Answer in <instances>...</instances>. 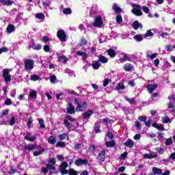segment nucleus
<instances>
[{"label":"nucleus","instance_id":"1","mask_svg":"<svg viewBox=\"0 0 175 175\" xmlns=\"http://www.w3.org/2000/svg\"><path fill=\"white\" fill-rule=\"evenodd\" d=\"M75 105H77L75 111L77 112L83 111V110H85V109H87V107H88L87 103L83 102L81 103L79 100H77V98L75 99Z\"/></svg>","mask_w":175,"mask_h":175},{"label":"nucleus","instance_id":"2","mask_svg":"<svg viewBox=\"0 0 175 175\" xmlns=\"http://www.w3.org/2000/svg\"><path fill=\"white\" fill-rule=\"evenodd\" d=\"M10 72H12V70L9 68H5L2 70V76L5 83H9L12 80V76L10 74Z\"/></svg>","mask_w":175,"mask_h":175},{"label":"nucleus","instance_id":"3","mask_svg":"<svg viewBox=\"0 0 175 175\" xmlns=\"http://www.w3.org/2000/svg\"><path fill=\"white\" fill-rule=\"evenodd\" d=\"M24 64L25 70H27V72H29V70H32V69H33V65H35V63L33 62V60L26 59L24 60Z\"/></svg>","mask_w":175,"mask_h":175},{"label":"nucleus","instance_id":"4","mask_svg":"<svg viewBox=\"0 0 175 175\" xmlns=\"http://www.w3.org/2000/svg\"><path fill=\"white\" fill-rule=\"evenodd\" d=\"M133 9L131 10L132 13L135 16H142V7L139 5L132 4Z\"/></svg>","mask_w":175,"mask_h":175},{"label":"nucleus","instance_id":"5","mask_svg":"<svg viewBox=\"0 0 175 175\" xmlns=\"http://www.w3.org/2000/svg\"><path fill=\"white\" fill-rule=\"evenodd\" d=\"M93 27H97L98 28L103 27V21H102V16H96L94 18Z\"/></svg>","mask_w":175,"mask_h":175},{"label":"nucleus","instance_id":"6","mask_svg":"<svg viewBox=\"0 0 175 175\" xmlns=\"http://www.w3.org/2000/svg\"><path fill=\"white\" fill-rule=\"evenodd\" d=\"M57 36L60 42H66V33L64 30H59L57 33Z\"/></svg>","mask_w":175,"mask_h":175},{"label":"nucleus","instance_id":"7","mask_svg":"<svg viewBox=\"0 0 175 175\" xmlns=\"http://www.w3.org/2000/svg\"><path fill=\"white\" fill-rule=\"evenodd\" d=\"M147 90L148 91L149 94H152L154 91L158 88V85L157 84H149L146 86Z\"/></svg>","mask_w":175,"mask_h":175},{"label":"nucleus","instance_id":"8","mask_svg":"<svg viewBox=\"0 0 175 175\" xmlns=\"http://www.w3.org/2000/svg\"><path fill=\"white\" fill-rule=\"evenodd\" d=\"M122 57L119 59L120 62L121 64H124V62H126V61H131V57L126 53H121Z\"/></svg>","mask_w":175,"mask_h":175},{"label":"nucleus","instance_id":"9","mask_svg":"<svg viewBox=\"0 0 175 175\" xmlns=\"http://www.w3.org/2000/svg\"><path fill=\"white\" fill-rule=\"evenodd\" d=\"M157 157H158V154L155 152L143 155V157L146 159H152L153 158H157Z\"/></svg>","mask_w":175,"mask_h":175},{"label":"nucleus","instance_id":"10","mask_svg":"<svg viewBox=\"0 0 175 175\" xmlns=\"http://www.w3.org/2000/svg\"><path fill=\"white\" fill-rule=\"evenodd\" d=\"M87 163H88V160L87 159H77L75 161V165H76V166H81V165H87Z\"/></svg>","mask_w":175,"mask_h":175},{"label":"nucleus","instance_id":"11","mask_svg":"<svg viewBox=\"0 0 175 175\" xmlns=\"http://www.w3.org/2000/svg\"><path fill=\"white\" fill-rule=\"evenodd\" d=\"M36 148L40 149V146L35 145V144H29L25 146V150H28V151H33V150H36Z\"/></svg>","mask_w":175,"mask_h":175},{"label":"nucleus","instance_id":"12","mask_svg":"<svg viewBox=\"0 0 175 175\" xmlns=\"http://www.w3.org/2000/svg\"><path fill=\"white\" fill-rule=\"evenodd\" d=\"M64 124L65 126L68 129V131H75V126L72 124L70 122H69L68 120H64Z\"/></svg>","mask_w":175,"mask_h":175},{"label":"nucleus","instance_id":"13","mask_svg":"<svg viewBox=\"0 0 175 175\" xmlns=\"http://www.w3.org/2000/svg\"><path fill=\"white\" fill-rule=\"evenodd\" d=\"M25 139L27 140L28 142H35V140H36V136L31 137V133H27L25 135Z\"/></svg>","mask_w":175,"mask_h":175},{"label":"nucleus","instance_id":"14","mask_svg":"<svg viewBox=\"0 0 175 175\" xmlns=\"http://www.w3.org/2000/svg\"><path fill=\"white\" fill-rule=\"evenodd\" d=\"M16 31V27H14V25L8 24L7 27V33H13Z\"/></svg>","mask_w":175,"mask_h":175},{"label":"nucleus","instance_id":"15","mask_svg":"<svg viewBox=\"0 0 175 175\" xmlns=\"http://www.w3.org/2000/svg\"><path fill=\"white\" fill-rule=\"evenodd\" d=\"M0 4L3 6H10L13 5V1L11 0H0Z\"/></svg>","mask_w":175,"mask_h":175},{"label":"nucleus","instance_id":"16","mask_svg":"<svg viewBox=\"0 0 175 175\" xmlns=\"http://www.w3.org/2000/svg\"><path fill=\"white\" fill-rule=\"evenodd\" d=\"M106 158V152L105 150H102L99 154L98 159L100 162H103Z\"/></svg>","mask_w":175,"mask_h":175},{"label":"nucleus","instance_id":"17","mask_svg":"<svg viewBox=\"0 0 175 175\" xmlns=\"http://www.w3.org/2000/svg\"><path fill=\"white\" fill-rule=\"evenodd\" d=\"M75 111L76 110L75 109V107H73L72 104L69 103L67 107V113L68 114H73V113H75Z\"/></svg>","mask_w":175,"mask_h":175},{"label":"nucleus","instance_id":"18","mask_svg":"<svg viewBox=\"0 0 175 175\" xmlns=\"http://www.w3.org/2000/svg\"><path fill=\"white\" fill-rule=\"evenodd\" d=\"M152 126H153V128H156V129H158L159 131H165V127H163V124H159L158 123H153L152 124Z\"/></svg>","mask_w":175,"mask_h":175},{"label":"nucleus","instance_id":"19","mask_svg":"<svg viewBox=\"0 0 175 175\" xmlns=\"http://www.w3.org/2000/svg\"><path fill=\"white\" fill-rule=\"evenodd\" d=\"M134 29H139V28H143V25L139 23L137 21H134L132 25Z\"/></svg>","mask_w":175,"mask_h":175},{"label":"nucleus","instance_id":"20","mask_svg":"<svg viewBox=\"0 0 175 175\" xmlns=\"http://www.w3.org/2000/svg\"><path fill=\"white\" fill-rule=\"evenodd\" d=\"M124 145L126 147H129V148H132V147H133V146H135V143L133 142V141H132L131 139H128L124 144Z\"/></svg>","mask_w":175,"mask_h":175},{"label":"nucleus","instance_id":"21","mask_svg":"<svg viewBox=\"0 0 175 175\" xmlns=\"http://www.w3.org/2000/svg\"><path fill=\"white\" fill-rule=\"evenodd\" d=\"M92 114H94V111L91 109H89L84 113L83 118H85V120H88V118H90V117H91Z\"/></svg>","mask_w":175,"mask_h":175},{"label":"nucleus","instance_id":"22","mask_svg":"<svg viewBox=\"0 0 175 175\" xmlns=\"http://www.w3.org/2000/svg\"><path fill=\"white\" fill-rule=\"evenodd\" d=\"M158 55V53H153L151 54V51H148L146 53L147 58H150V59H154V58H157V56Z\"/></svg>","mask_w":175,"mask_h":175},{"label":"nucleus","instance_id":"23","mask_svg":"<svg viewBox=\"0 0 175 175\" xmlns=\"http://www.w3.org/2000/svg\"><path fill=\"white\" fill-rule=\"evenodd\" d=\"M116 88L117 91H120L122 90H125V85H124V83L120 82L117 84Z\"/></svg>","mask_w":175,"mask_h":175},{"label":"nucleus","instance_id":"24","mask_svg":"<svg viewBox=\"0 0 175 175\" xmlns=\"http://www.w3.org/2000/svg\"><path fill=\"white\" fill-rule=\"evenodd\" d=\"M124 69L125 72H131V70H132V69H133V66H132V64H126L124 65Z\"/></svg>","mask_w":175,"mask_h":175},{"label":"nucleus","instance_id":"25","mask_svg":"<svg viewBox=\"0 0 175 175\" xmlns=\"http://www.w3.org/2000/svg\"><path fill=\"white\" fill-rule=\"evenodd\" d=\"M152 172L154 173V174L161 175V174H162V170L161 168H158L157 167H154L152 168Z\"/></svg>","mask_w":175,"mask_h":175},{"label":"nucleus","instance_id":"26","mask_svg":"<svg viewBox=\"0 0 175 175\" xmlns=\"http://www.w3.org/2000/svg\"><path fill=\"white\" fill-rule=\"evenodd\" d=\"M108 55H109V57H111V58H114V57H116V55L117 54L116 53V51L113 50V49H108L107 51Z\"/></svg>","mask_w":175,"mask_h":175},{"label":"nucleus","instance_id":"27","mask_svg":"<svg viewBox=\"0 0 175 175\" xmlns=\"http://www.w3.org/2000/svg\"><path fill=\"white\" fill-rule=\"evenodd\" d=\"M162 122H163V124H171L172 119L169 118V117H167V116L163 117Z\"/></svg>","mask_w":175,"mask_h":175},{"label":"nucleus","instance_id":"28","mask_svg":"<svg viewBox=\"0 0 175 175\" xmlns=\"http://www.w3.org/2000/svg\"><path fill=\"white\" fill-rule=\"evenodd\" d=\"M48 143H49V144H55V143H57V139H55V137L50 136L48 139Z\"/></svg>","mask_w":175,"mask_h":175},{"label":"nucleus","instance_id":"29","mask_svg":"<svg viewBox=\"0 0 175 175\" xmlns=\"http://www.w3.org/2000/svg\"><path fill=\"white\" fill-rule=\"evenodd\" d=\"M36 95H38V94L35 90H30L29 92V96L30 97L31 99H33V98H36Z\"/></svg>","mask_w":175,"mask_h":175},{"label":"nucleus","instance_id":"30","mask_svg":"<svg viewBox=\"0 0 175 175\" xmlns=\"http://www.w3.org/2000/svg\"><path fill=\"white\" fill-rule=\"evenodd\" d=\"M94 129H95V133H99V132H100V123L96 122Z\"/></svg>","mask_w":175,"mask_h":175},{"label":"nucleus","instance_id":"31","mask_svg":"<svg viewBox=\"0 0 175 175\" xmlns=\"http://www.w3.org/2000/svg\"><path fill=\"white\" fill-rule=\"evenodd\" d=\"M92 66L96 70L100 66V63L98 61H94L92 62Z\"/></svg>","mask_w":175,"mask_h":175},{"label":"nucleus","instance_id":"32","mask_svg":"<svg viewBox=\"0 0 175 175\" xmlns=\"http://www.w3.org/2000/svg\"><path fill=\"white\" fill-rule=\"evenodd\" d=\"M74 148L77 151H79V150H81V148H83V144H81V143H76L74 145Z\"/></svg>","mask_w":175,"mask_h":175},{"label":"nucleus","instance_id":"33","mask_svg":"<svg viewBox=\"0 0 175 175\" xmlns=\"http://www.w3.org/2000/svg\"><path fill=\"white\" fill-rule=\"evenodd\" d=\"M105 146L107 147H114V146H116V142H114V141H111V142L107 141L105 142Z\"/></svg>","mask_w":175,"mask_h":175},{"label":"nucleus","instance_id":"34","mask_svg":"<svg viewBox=\"0 0 175 175\" xmlns=\"http://www.w3.org/2000/svg\"><path fill=\"white\" fill-rule=\"evenodd\" d=\"M77 55H79L81 57H83L85 59L87 58V53L83 52L81 51H77Z\"/></svg>","mask_w":175,"mask_h":175},{"label":"nucleus","instance_id":"35","mask_svg":"<svg viewBox=\"0 0 175 175\" xmlns=\"http://www.w3.org/2000/svg\"><path fill=\"white\" fill-rule=\"evenodd\" d=\"M113 10H115V12H116V13H121V12L122 11V10H121V8H120L117 5V3H114V4H113Z\"/></svg>","mask_w":175,"mask_h":175},{"label":"nucleus","instance_id":"36","mask_svg":"<svg viewBox=\"0 0 175 175\" xmlns=\"http://www.w3.org/2000/svg\"><path fill=\"white\" fill-rule=\"evenodd\" d=\"M39 124H40V128L41 129H44L46 128V125L44 124V120L43 119H38Z\"/></svg>","mask_w":175,"mask_h":175},{"label":"nucleus","instance_id":"37","mask_svg":"<svg viewBox=\"0 0 175 175\" xmlns=\"http://www.w3.org/2000/svg\"><path fill=\"white\" fill-rule=\"evenodd\" d=\"M125 99L129 103H131V105H136V100H135V98H129L126 97Z\"/></svg>","mask_w":175,"mask_h":175},{"label":"nucleus","instance_id":"38","mask_svg":"<svg viewBox=\"0 0 175 175\" xmlns=\"http://www.w3.org/2000/svg\"><path fill=\"white\" fill-rule=\"evenodd\" d=\"M66 146V142H58L56 144V147H61L62 148H64Z\"/></svg>","mask_w":175,"mask_h":175},{"label":"nucleus","instance_id":"39","mask_svg":"<svg viewBox=\"0 0 175 175\" xmlns=\"http://www.w3.org/2000/svg\"><path fill=\"white\" fill-rule=\"evenodd\" d=\"M39 79H40V77L36 75H32L30 77V80H31V81H38Z\"/></svg>","mask_w":175,"mask_h":175},{"label":"nucleus","instance_id":"40","mask_svg":"<svg viewBox=\"0 0 175 175\" xmlns=\"http://www.w3.org/2000/svg\"><path fill=\"white\" fill-rule=\"evenodd\" d=\"M32 49H33V50H40V49H42V45H40V44H35L33 42Z\"/></svg>","mask_w":175,"mask_h":175},{"label":"nucleus","instance_id":"41","mask_svg":"<svg viewBox=\"0 0 175 175\" xmlns=\"http://www.w3.org/2000/svg\"><path fill=\"white\" fill-rule=\"evenodd\" d=\"M68 174L69 175H77V174H79V172L75 170V169H73V168H70L68 170Z\"/></svg>","mask_w":175,"mask_h":175},{"label":"nucleus","instance_id":"42","mask_svg":"<svg viewBox=\"0 0 175 175\" xmlns=\"http://www.w3.org/2000/svg\"><path fill=\"white\" fill-rule=\"evenodd\" d=\"M172 144H173V138L170 137L168 139H166L165 142V146H170Z\"/></svg>","mask_w":175,"mask_h":175},{"label":"nucleus","instance_id":"43","mask_svg":"<svg viewBox=\"0 0 175 175\" xmlns=\"http://www.w3.org/2000/svg\"><path fill=\"white\" fill-rule=\"evenodd\" d=\"M135 40H137V42H142L143 40V36H140V34H137L134 36Z\"/></svg>","mask_w":175,"mask_h":175},{"label":"nucleus","instance_id":"44","mask_svg":"<svg viewBox=\"0 0 175 175\" xmlns=\"http://www.w3.org/2000/svg\"><path fill=\"white\" fill-rule=\"evenodd\" d=\"M36 18H38V20H43L44 19V14L42 13H37L36 14Z\"/></svg>","mask_w":175,"mask_h":175},{"label":"nucleus","instance_id":"45","mask_svg":"<svg viewBox=\"0 0 175 175\" xmlns=\"http://www.w3.org/2000/svg\"><path fill=\"white\" fill-rule=\"evenodd\" d=\"M64 72L65 73H67L68 75H69V76L70 77L75 75V72L72 70H70L69 68H66Z\"/></svg>","mask_w":175,"mask_h":175},{"label":"nucleus","instance_id":"46","mask_svg":"<svg viewBox=\"0 0 175 175\" xmlns=\"http://www.w3.org/2000/svg\"><path fill=\"white\" fill-rule=\"evenodd\" d=\"M99 61L102 62V64H107L108 59L105 56H100Z\"/></svg>","mask_w":175,"mask_h":175},{"label":"nucleus","instance_id":"47","mask_svg":"<svg viewBox=\"0 0 175 175\" xmlns=\"http://www.w3.org/2000/svg\"><path fill=\"white\" fill-rule=\"evenodd\" d=\"M63 13L64 14H72V10H70V8H64L63 10Z\"/></svg>","mask_w":175,"mask_h":175},{"label":"nucleus","instance_id":"48","mask_svg":"<svg viewBox=\"0 0 175 175\" xmlns=\"http://www.w3.org/2000/svg\"><path fill=\"white\" fill-rule=\"evenodd\" d=\"M14 124H16V118L14 116H12L10 120V125H11V126H13Z\"/></svg>","mask_w":175,"mask_h":175},{"label":"nucleus","instance_id":"49","mask_svg":"<svg viewBox=\"0 0 175 175\" xmlns=\"http://www.w3.org/2000/svg\"><path fill=\"white\" fill-rule=\"evenodd\" d=\"M150 36H154V33L151 31V29L148 30L145 34V38H148Z\"/></svg>","mask_w":175,"mask_h":175},{"label":"nucleus","instance_id":"50","mask_svg":"<svg viewBox=\"0 0 175 175\" xmlns=\"http://www.w3.org/2000/svg\"><path fill=\"white\" fill-rule=\"evenodd\" d=\"M42 152H44V149H41L40 150L36 151L33 154L34 157H38V155H40V154H42Z\"/></svg>","mask_w":175,"mask_h":175},{"label":"nucleus","instance_id":"51","mask_svg":"<svg viewBox=\"0 0 175 175\" xmlns=\"http://www.w3.org/2000/svg\"><path fill=\"white\" fill-rule=\"evenodd\" d=\"M116 23L118 24H121V23H122V16H121V15L116 16Z\"/></svg>","mask_w":175,"mask_h":175},{"label":"nucleus","instance_id":"52","mask_svg":"<svg viewBox=\"0 0 175 175\" xmlns=\"http://www.w3.org/2000/svg\"><path fill=\"white\" fill-rule=\"evenodd\" d=\"M50 81L52 83V84H54V83H57V77L55 75H52L50 77Z\"/></svg>","mask_w":175,"mask_h":175},{"label":"nucleus","instance_id":"53","mask_svg":"<svg viewBox=\"0 0 175 175\" xmlns=\"http://www.w3.org/2000/svg\"><path fill=\"white\" fill-rule=\"evenodd\" d=\"M165 49H166L167 51H173V50H174V49H175V45H174L172 46L170 45H167L165 46Z\"/></svg>","mask_w":175,"mask_h":175},{"label":"nucleus","instance_id":"54","mask_svg":"<svg viewBox=\"0 0 175 175\" xmlns=\"http://www.w3.org/2000/svg\"><path fill=\"white\" fill-rule=\"evenodd\" d=\"M66 167H68V163L64 162L60 165L61 170H66Z\"/></svg>","mask_w":175,"mask_h":175},{"label":"nucleus","instance_id":"55","mask_svg":"<svg viewBox=\"0 0 175 175\" xmlns=\"http://www.w3.org/2000/svg\"><path fill=\"white\" fill-rule=\"evenodd\" d=\"M59 59L62 60V62H64V64H66V62H68V58L65 55L60 56Z\"/></svg>","mask_w":175,"mask_h":175},{"label":"nucleus","instance_id":"56","mask_svg":"<svg viewBox=\"0 0 175 175\" xmlns=\"http://www.w3.org/2000/svg\"><path fill=\"white\" fill-rule=\"evenodd\" d=\"M8 51H9V49L6 46L0 49V54H2V53H8Z\"/></svg>","mask_w":175,"mask_h":175},{"label":"nucleus","instance_id":"57","mask_svg":"<svg viewBox=\"0 0 175 175\" xmlns=\"http://www.w3.org/2000/svg\"><path fill=\"white\" fill-rule=\"evenodd\" d=\"M46 167L48 170H55V167L51 164H47Z\"/></svg>","mask_w":175,"mask_h":175},{"label":"nucleus","instance_id":"58","mask_svg":"<svg viewBox=\"0 0 175 175\" xmlns=\"http://www.w3.org/2000/svg\"><path fill=\"white\" fill-rule=\"evenodd\" d=\"M32 122H33V119H32V118H29V120H28V122L27 123V126L29 128H31V125L32 124Z\"/></svg>","mask_w":175,"mask_h":175},{"label":"nucleus","instance_id":"59","mask_svg":"<svg viewBox=\"0 0 175 175\" xmlns=\"http://www.w3.org/2000/svg\"><path fill=\"white\" fill-rule=\"evenodd\" d=\"M5 105H6V106H10V105H12V100L10 98H6L5 100Z\"/></svg>","mask_w":175,"mask_h":175},{"label":"nucleus","instance_id":"60","mask_svg":"<svg viewBox=\"0 0 175 175\" xmlns=\"http://www.w3.org/2000/svg\"><path fill=\"white\" fill-rule=\"evenodd\" d=\"M66 133H63L62 135H59V139L60 140H65V139H66Z\"/></svg>","mask_w":175,"mask_h":175},{"label":"nucleus","instance_id":"61","mask_svg":"<svg viewBox=\"0 0 175 175\" xmlns=\"http://www.w3.org/2000/svg\"><path fill=\"white\" fill-rule=\"evenodd\" d=\"M138 120L139 121H142V122H145V121H147V117H146V116H139Z\"/></svg>","mask_w":175,"mask_h":175},{"label":"nucleus","instance_id":"62","mask_svg":"<svg viewBox=\"0 0 175 175\" xmlns=\"http://www.w3.org/2000/svg\"><path fill=\"white\" fill-rule=\"evenodd\" d=\"M155 150L157 151L159 154H163V148L161 147L156 148Z\"/></svg>","mask_w":175,"mask_h":175},{"label":"nucleus","instance_id":"63","mask_svg":"<svg viewBox=\"0 0 175 175\" xmlns=\"http://www.w3.org/2000/svg\"><path fill=\"white\" fill-rule=\"evenodd\" d=\"M8 114H9V109L3 110L1 117H5V116H8Z\"/></svg>","mask_w":175,"mask_h":175},{"label":"nucleus","instance_id":"64","mask_svg":"<svg viewBox=\"0 0 175 175\" xmlns=\"http://www.w3.org/2000/svg\"><path fill=\"white\" fill-rule=\"evenodd\" d=\"M142 10L144 12V13H150V8H148L146 6H143Z\"/></svg>","mask_w":175,"mask_h":175}]
</instances>
